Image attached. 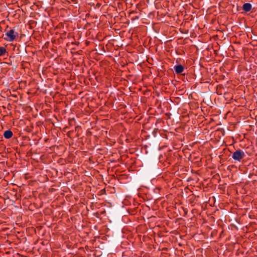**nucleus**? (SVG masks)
I'll return each mask as SVG.
<instances>
[{"label":"nucleus","mask_w":257,"mask_h":257,"mask_svg":"<svg viewBox=\"0 0 257 257\" xmlns=\"http://www.w3.org/2000/svg\"><path fill=\"white\" fill-rule=\"evenodd\" d=\"M174 69L177 74H181L184 70V67L182 65H175Z\"/></svg>","instance_id":"obj_3"},{"label":"nucleus","mask_w":257,"mask_h":257,"mask_svg":"<svg viewBox=\"0 0 257 257\" xmlns=\"http://www.w3.org/2000/svg\"><path fill=\"white\" fill-rule=\"evenodd\" d=\"M6 53V49L4 47H0V56L5 55Z\"/></svg>","instance_id":"obj_6"},{"label":"nucleus","mask_w":257,"mask_h":257,"mask_svg":"<svg viewBox=\"0 0 257 257\" xmlns=\"http://www.w3.org/2000/svg\"><path fill=\"white\" fill-rule=\"evenodd\" d=\"M252 8V6L249 3H245L242 6V9L246 12H249Z\"/></svg>","instance_id":"obj_4"},{"label":"nucleus","mask_w":257,"mask_h":257,"mask_svg":"<svg viewBox=\"0 0 257 257\" xmlns=\"http://www.w3.org/2000/svg\"><path fill=\"white\" fill-rule=\"evenodd\" d=\"M5 35L6 37H4V39L8 42H13L17 37H18L19 34L18 32H15L14 29H11L6 32Z\"/></svg>","instance_id":"obj_1"},{"label":"nucleus","mask_w":257,"mask_h":257,"mask_svg":"<svg viewBox=\"0 0 257 257\" xmlns=\"http://www.w3.org/2000/svg\"><path fill=\"white\" fill-rule=\"evenodd\" d=\"M3 135H4V137H5V138H6V139H10L11 137H12V136L13 135V134L11 130H9L6 131L4 132Z\"/></svg>","instance_id":"obj_5"},{"label":"nucleus","mask_w":257,"mask_h":257,"mask_svg":"<svg viewBox=\"0 0 257 257\" xmlns=\"http://www.w3.org/2000/svg\"><path fill=\"white\" fill-rule=\"evenodd\" d=\"M244 153L241 150L235 151L232 153V158L235 160L240 162L244 157Z\"/></svg>","instance_id":"obj_2"}]
</instances>
